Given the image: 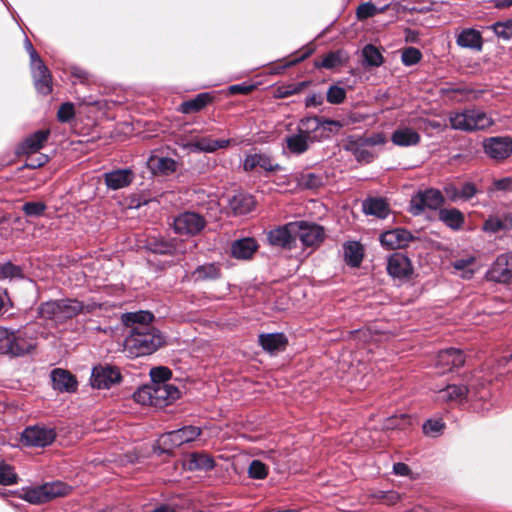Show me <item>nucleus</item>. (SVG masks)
Returning a JSON list of instances; mask_svg holds the SVG:
<instances>
[{"label": "nucleus", "instance_id": "obj_1", "mask_svg": "<svg viewBox=\"0 0 512 512\" xmlns=\"http://www.w3.org/2000/svg\"><path fill=\"white\" fill-rule=\"evenodd\" d=\"M163 344V337L152 326L130 330L124 341V351L129 357L150 355Z\"/></svg>", "mask_w": 512, "mask_h": 512}, {"label": "nucleus", "instance_id": "obj_2", "mask_svg": "<svg viewBox=\"0 0 512 512\" xmlns=\"http://www.w3.org/2000/svg\"><path fill=\"white\" fill-rule=\"evenodd\" d=\"M449 120L453 129L465 132L484 130L494 124L493 119L479 109L453 112L450 114Z\"/></svg>", "mask_w": 512, "mask_h": 512}, {"label": "nucleus", "instance_id": "obj_3", "mask_svg": "<svg viewBox=\"0 0 512 512\" xmlns=\"http://www.w3.org/2000/svg\"><path fill=\"white\" fill-rule=\"evenodd\" d=\"M49 134V129L38 130L25 138L18 146L17 154L27 155L24 167L36 169L43 166L48 161V157L45 154H38L36 156H34V154L43 147V144L48 139Z\"/></svg>", "mask_w": 512, "mask_h": 512}, {"label": "nucleus", "instance_id": "obj_4", "mask_svg": "<svg viewBox=\"0 0 512 512\" xmlns=\"http://www.w3.org/2000/svg\"><path fill=\"white\" fill-rule=\"evenodd\" d=\"M64 493V483L60 481L45 483L40 486L23 487L18 497L30 504L40 505L61 496Z\"/></svg>", "mask_w": 512, "mask_h": 512}, {"label": "nucleus", "instance_id": "obj_5", "mask_svg": "<svg viewBox=\"0 0 512 512\" xmlns=\"http://www.w3.org/2000/svg\"><path fill=\"white\" fill-rule=\"evenodd\" d=\"M303 126L305 132H312L313 139L318 142L337 134L344 123L338 120L307 117L303 119Z\"/></svg>", "mask_w": 512, "mask_h": 512}, {"label": "nucleus", "instance_id": "obj_6", "mask_svg": "<svg viewBox=\"0 0 512 512\" xmlns=\"http://www.w3.org/2000/svg\"><path fill=\"white\" fill-rule=\"evenodd\" d=\"M122 380L121 372L117 367L98 365L91 373V385L96 389H109Z\"/></svg>", "mask_w": 512, "mask_h": 512}, {"label": "nucleus", "instance_id": "obj_7", "mask_svg": "<svg viewBox=\"0 0 512 512\" xmlns=\"http://www.w3.org/2000/svg\"><path fill=\"white\" fill-rule=\"evenodd\" d=\"M205 219L194 212H184L176 216L173 220L174 232L180 235H196L204 227Z\"/></svg>", "mask_w": 512, "mask_h": 512}, {"label": "nucleus", "instance_id": "obj_8", "mask_svg": "<svg viewBox=\"0 0 512 512\" xmlns=\"http://www.w3.org/2000/svg\"><path fill=\"white\" fill-rule=\"evenodd\" d=\"M296 224V235L303 246L316 248L324 241L325 230L321 225L308 221H296Z\"/></svg>", "mask_w": 512, "mask_h": 512}, {"label": "nucleus", "instance_id": "obj_9", "mask_svg": "<svg viewBox=\"0 0 512 512\" xmlns=\"http://www.w3.org/2000/svg\"><path fill=\"white\" fill-rule=\"evenodd\" d=\"M443 203V196L440 191L427 189L416 193L410 201V210L417 215L426 209H437Z\"/></svg>", "mask_w": 512, "mask_h": 512}, {"label": "nucleus", "instance_id": "obj_10", "mask_svg": "<svg viewBox=\"0 0 512 512\" xmlns=\"http://www.w3.org/2000/svg\"><path fill=\"white\" fill-rule=\"evenodd\" d=\"M36 347V340L28 333V329L24 331H11L7 342L6 352L13 356H23L30 353Z\"/></svg>", "mask_w": 512, "mask_h": 512}, {"label": "nucleus", "instance_id": "obj_11", "mask_svg": "<svg viewBox=\"0 0 512 512\" xmlns=\"http://www.w3.org/2000/svg\"><path fill=\"white\" fill-rule=\"evenodd\" d=\"M296 221L278 226L268 232L267 238L271 245L291 249L296 244Z\"/></svg>", "mask_w": 512, "mask_h": 512}, {"label": "nucleus", "instance_id": "obj_12", "mask_svg": "<svg viewBox=\"0 0 512 512\" xmlns=\"http://www.w3.org/2000/svg\"><path fill=\"white\" fill-rule=\"evenodd\" d=\"M487 278L498 283H512V252L496 258L487 272Z\"/></svg>", "mask_w": 512, "mask_h": 512}, {"label": "nucleus", "instance_id": "obj_13", "mask_svg": "<svg viewBox=\"0 0 512 512\" xmlns=\"http://www.w3.org/2000/svg\"><path fill=\"white\" fill-rule=\"evenodd\" d=\"M200 433V428L195 426H187L163 434L160 438V442L167 449H173L185 443L194 441L200 435Z\"/></svg>", "mask_w": 512, "mask_h": 512}, {"label": "nucleus", "instance_id": "obj_14", "mask_svg": "<svg viewBox=\"0 0 512 512\" xmlns=\"http://www.w3.org/2000/svg\"><path fill=\"white\" fill-rule=\"evenodd\" d=\"M483 148L490 158L501 161L512 154V139L509 137H491L483 142Z\"/></svg>", "mask_w": 512, "mask_h": 512}, {"label": "nucleus", "instance_id": "obj_15", "mask_svg": "<svg viewBox=\"0 0 512 512\" xmlns=\"http://www.w3.org/2000/svg\"><path fill=\"white\" fill-rule=\"evenodd\" d=\"M388 274L394 279H408L413 274L410 259L402 253H393L387 259Z\"/></svg>", "mask_w": 512, "mask_h": 512}, {"label": "nucleus", "instance_id": "obj_16", "mask_svg": "<svg viewBox=\"0 0 512 512\" xmlns=\"http://www.w3.org/2000/svg\"><path fill=\"white\" fill-rule=\"evenodd\" d=\"M55 433L52 429L38 426L27 427L22 432V441L29 446L44 447L53 442Z\"/></svg>", "mask_w": 512, "mask_h": 512}, {"label": "nucleus", "instance_id": "obj_17", "mask_svg": "<svg viewBox=\"0 0 512 512\" xmlns=\"http://www.w3.org/2000/svg\"><path fill=\"white\" fill-rule=\"evenodd\" d=\"M411 240V233L408 230L401 228L386 231L380 236L382 246L389 250L404 248Z\"/></svg>", "mask_w": 512, "mask_h": 512}, {"label": "nucleus", "instance_id": "obj_18", "mask_svg": "<svg viewBox=\"0 0 512 512\" xmlns=\"http://www.w3.org/2000/svg\"><path fill=\"white\" fill-rule=\"evenodd\" d=\"M316 142L312 132H305L303 119L299 123L298 133L286 138L288 150L293 154H302L309 148L310 143Z\"/></svg>", "mask_w": 512, "mask_h": 512}, {"label": "nucleus", "instance_id": "obj_19", "mask_svg": "<svg viewBox=\"0 0 512 512\" xmlns=\"http://www.w3.org/2000/svg\"><path fill=\"white\" fill-rule=\"evenodd\" d=\"M39 317L50 326H58L64 322V309L61 301H48L39 307Z\"/></svg>", "mask_w": 512, "mask_h": 512}, {"label": "nucleus", "instance_id": "obj_20", "mask_svg": "<svg viewBox=\"0 0 512 512\" xmlns=\"http://www.w3.org/2000/svg\"><path fill=\"white\" fill-rule=\"evenodd\" d=\"M231 143L229 139L215 140L210 136L197 138L186 145L190 152L213 153L218 149H224Z\"/></svg>", "mask_w": 512, "mask_h": 512}, {"label": "nucleus", "instance_id": "obj_21", "mask_svg": "<svg viewBox=\"0 0 512 512\" xmlns=\"http://www.w3.org/2000/svg\"><path fill=\"white\" fill-rule=\"evenodd\" d=\"M35 89L38 93L47 95L52 91V78L43 61L30 65Z\"/></svg>", "mask_w": 512, "mask_h": 512}, {"label": "nucleus", "instance_id": "obj_22", "mask_svg": "<svg viewBox=\"0 0 512 512\" xmlns=\"http://www.w3.org/2000/svg\"><path fill=\"white\" fill-rule=\"evenodd\" d=\"M465 362L463 353L458 349H447L443 350L438 354L437 367L440 368V372L445 373L452 371L454 368L461 367Z\"/></svg>", "mask_w": 512, "mask_h": 512}, {"label": "nucleus", "instance_id": "obj_23", "mask_svg": "<svg viewBox=\"0 0 512 512\" xmlns=\"http://www.w3.org/2000/svg\"><path fill=\"white\" fill-rule=\"evenodd\" d=\"M153 389L154 404L158 407L166 406L180 397L179 389L170 383H154Z\"/></svg>", "mask_w": 512, "mask_h": 512}, {"label": "nucleus", "instance_id": "obj_24", "mask_svg": "<svg viewBox=\"0 0 512 512\" xmlns=\"http://www.w3.org/2000/svg\"><path fill=\"white\" fill-rule=\"evenodd\" d=\"M468 389L464 385H448L437 392L436 400L443 403H460L466 399Z\"/></svg>", "mask_w": 512, "mask_h": 512}, {"label": "nucleus", "instance_id": "obj_25", "mask_svg": "<svg viewBox=\"0 0 512 512\" xmlns=\"http://www.w3.org/2000/svg\"><path fill=\"white\" fill-rule=\"evenodd\" d=\"M134 175L131 170H115L104 174L105 184L112 190L127 187L133 180Z\"/></svg>", "mask_w": 512, "mask_h": 512}, {"label": "nucleus", "instance_id": "obj_26", "mask_svg": "<svg viewBox=\"0 0 512 512\" xmlns=\"http://www.w3.org/2000/svg\"><path fill=\"white\" fill-rule=\"evenodd\" d=\"M261 347L268 353H275L285 349L288 339L283 333H268L259 335Z\"/></svg>", "mask_w": 512, "mask_h": 512}, {"label": "nucleus", "instance_id": "obj_27", "mask_svg": "<svg viewBox=\"0 0 512 512\" xmlns=\"http://www.w3.org/2000/svg\"><path fill=\"white\" fill-rule=\"evenodd\" d=\"M420 139V134L410 127H399L391 136V141L401 147L415 146Z\"/></svg>", "mask_w": 512, "mask_h": 512}, {"label": "nucleus", "instance_id": "obj_28", "mask_svg": "<svg viewBox=\"0 0 512 512\" xmlns=\"http://www.w3.org/2000/svg\"><path fill=\"white\" fill-rule=\"evenodd\" d=\"M147 165L156 175H169L176 170V162L172 158L157 155L150 156Z\"/></svg>", "mask_w": 512, "mask_h": 512}, {"label": "nucleus", "instance_id": "obj_29", "mask_svg": "<svg viewBox=\"0 0 512 512\" xmlns=\"http://www.w3.org/2000/svg\"><path fill=\"white\" fill-rule=\"evenodd\" d=\"M255 207L254 197L249 194L239 193L229 200V208L235 215H245Z\"/></svg>", "mask_w": 512, "mask_h": 512}, {"label": "nucleus", "instance_id": "obj_30", "mask_svg": "<svg viewBox=\"0 0 512 512\" xmlns=\"http://www.w3.org/2000/svg\"><path fill=\"white\" fill-rule=\"evenodd\" d=\"M256 167H260L265 171H274L280 169L278 164H273L271 158L265 154L247 155L243 168L245 171H251Z\"/></svg>", "mask_w": 512, "mask_h": 512}, {"label": "nucleus", "instance_id": "obj_31", "mask_svg": "<svg viewBox=\"0 0 512 512\" xmlns=\"http://www.w3.org/2000/svg\"><path fill=\"white\" fill-rule=\"evenodd\" d=\"M122 323L130 330L140 326H151L153 315L147 311L125 313L121 316Z\"/></svg>", "mask_w": 512, "mask_h": 512}, {"label": "nucleus", "instance_id": "obj_32", "mask_svg": "<svg viewBox=\"0 0 512 512\" xmlns=\"http://www.w3.org/2000/svg\"><path fill=\"white\" fill-rule=\"evenodd\" d=\"M256 241L252 238L237 240L232 244L231 253L237 259H249L257 250Z\"/></svg>", "mask_w": 512, "mask_h": 512}, {"label": "nucleus", "instance_id": "obj_33", "mask_svg": "<svg viewBox=\"0 0 512 512\" xmlns=\"http://www.w3.org/2000/svg\"><path fill=\"white\" fill-rule=\"evenodd\" d=\"M457 44L463 48L481 50L482 36L481 33L473 28L462 30L457 36Z\"/></svg>", "mask_w": 512, "mask_h": 512}, {"label": "nucleus", "instance_id": "obj_34", "mask_svg": "<svg viewBox=\"0 0 512 512\" xmlns=\"http://www.w3.org/2000/svg\"><path fill=\"white\" fill-rule=\"evenodd\" d=\"M188 470H204L208 471L214 467V460L211 456L204 453H192L184 462Z\"/></svg>", "mask_w": 512, "mask_h": 512}, {"label": "nucleus", "instance_id": "obj_35", "mask_svg": "<svg viewBox=\"0 0 512 512\" xmlns=\"http://www.w3.org/2000/svg\"><path fill=\"white\" fill-rule=\"evenodd\" d=\"M221 276V268L216 263H207L198 266L191 274L194 281L215 280Z\"/></svg>", "mask_w": 512, "mask_h": 512}, {"label": "nucleus", "instance_id": "obj_36", "mask_svg": "<svg viewBox=\"0 0 512 512\" xmlns=\"http://www.w3.org/2000/svg\"><path fill=\"white\" fill-rule=\"evenodd\" d=\"M363 210L366 214L374 215L378 218H385L389 214L388 203L382 198H370L364 201Z\"/></svg>", "mask_w": 512, "mask_h": 512}, {"label": "nucleus", "instance_id": "obj_37", "mask_svg": "<svg viewBox=\"0 0 512 512\" xmlns=\"http://www.w3.org/2000/svg\"><path fill=\"white\" fill-rule=\"evenodd\" d=\"M213 97L209 93H200L194 99L185 101L181 104L183 113H194L202 110L206 105L211 103Z\"/></svg>", "mask_w": 512, "mask_h": 512}, {"label": "nucleus", "instance_id": "obj_38", "mask_svg": "<svg viewBox=\"0 0 512 512\" xmlns=\"http://www.w3.org/2000/svg\"><path fill=\"white\" fill-rule=\"evenodd\" d=\"M510 228H512V217L508 215L503 217L491 216L483 225V230L488 233H497Z\"/></svg>", "mask_w": 512, "mask_h": 512}, {"label": "nucleus", "instance_id": "obj_39", "mask_svg": "<svg viewBox=\"0 0 512 512\" xmlns=\"http://www.w3.org/2000/svg\"><path fill=\"white\" fill-rule=\"evenodd\" d=\"M344 257L347 264L356 267L363 259V248L358 242H348L344 245Z\"/></svg>", "mask_w": 512, "mask_h": 512}, {"label": "nucleus", "instance_id": "obj_40", "mask_svg": "<svg viewBox=\"0 0 512 512\" xmlns=\"http://www.w3.org/2000/svg\"><path fill=\"white\" fill-rule=\"evenodd\" d=\"M439 218L448 227H450L454 230L460 229L464 223L463 214L455 208L441 210L439 212Z\"/></svg>", "mask_w": 512, "mask_h": 512}, {"label": "nucleus", "instance_id": "obj_41", "mask_svg": "<svg viewBox=\"0 0 512 512\" xmlns=\"http://www.w3.org/2000/svg\"><path fill=\"white\" fill-rule=\"evenodd\" d=\"M308 82L288 83L276 86L273 90V97L283 99L298 94L308 86Z\"/></svg>", "mask_w": 512, "mask_h": 512}, {"label": "nucleus", "instance_id": "obj_42", "mask_svg": "<svg viewBox=\"0 0 512 512\" xmlns=\"http://www.w3.org/2000/svg\"><path fill=\"white\" fill-rule=\"evenodd\" d=\"M364 144L357 140H349L345 148L351 151L358 161L369 163L373 159L372 153L364 148Z\"/></svg>", "mask_w": 512, "mask_h": 512}, {"label": "nucleus", "instance_id": "obj_43", "mask_svg": "<svg viewBox=\"0 0 512 512\" xmlns=\"http://www.w3.org/2000/svg\"><path fill=\"white\" fill-rule=\"evenodd\" d=\"M362 56L367 66L379 67L384 61L379 49L372 44H368L363 48Z\"/></svg>", "mask_w": 512, "mask_h": 512}, {"label": "nucleus", "instance_id": "obj_44", "mask_svg": "<svg viewBox=\"0 0 512 512\" xmlns=\"http://www.w3.org/2000/svg\"><path fill=\"white\" fill-rule=\"evenodd\" d=\"M24 278L23 270L20 266L8 261L0 263V280H15Z\"/></svg>", "mask_w": 512, "mask_h": 512}, {"label": "nucleus", "instance_id": "obj_45", "mask_svg": "<svg viewBox=\"0 0 512 512\" xmlns=\"http://www.w3.org/2000/svg\"><path fill=\"white\" fill-rule=\"evenodd\" d=\"M389 4L378 8L371 2H366L358 6L356 15L359 20H365L370 17L375 16L376 14L383 13L387 10Z\"/></svg>", "mask_w": 512, "mask_h": 512}, {"label": "nucleus", "instance_id": "obj_46", "mask_svg": "<svg viewBox=\"0 0 512 512\" xmlns=\"http://www.w3.org/2000/svg\"><path fill=\"white\" fill-rule=\"evenodd\" d=\"M475 263V258L473 256H468L466 258L457 259L453 262L454 269L461 271V276L463 278H471L474 274L473 265Z\"/></svg>", "mask_w": 512, "mask_h": 512}, {"label": "nucleus", "instance_id": "obj_47", "mask_svg": "<svg viewBox=\"0 0 512 512\" xmlns=\"http://www.w3.org/2000/svg\"><path fill=\"white\" fill-rule=\"evenodd\" d=\"M153 385L152 386H143L139 388L133 395L134 400L142 405H152L154 404V394H153Z\"/></svg>", "mask_w": 512, "mask_h": 512}, {"label": "nucleus", "instance_id": "obj_48", "mask_svg": "<svg viewBox=\"0 0 512 512\" xmlns=\"http://www.w3.org/2000/svg\"><path fill=\"white\" fill-rule=\"evenodd\" d=\"M17 483V474L14 468L5 462H0V484L12 485Z\"/></svg>", "mask_w": 512, "mask_h": 512}, {"label": "nucleus", "instance_id": "obj_49", "mask_svg": "<svg viewBox=\"0 0 512 512\" xmlns=\"http://www.w3.org/2000/svg\"><path fill=\"white\" fill-rule=\"evenodd\" d=\"M341 53L340 52H331L324 56L321 61L315 62V66L318 68H326L332 69L339 65H341Z\"/></svg>", "mask_w": 512, "mask_h": 512}, {"label": "nucleus", "instance_id": "obj_50", "mask_svg": "<svg viewBox=\"0 0 512 512\" xmlns=\"http://www.w3.org/2000/svg\"><path fill=\"white\" fill-rule=\"evenodd\" d=\"M248 474L253 479H264L268 475V469L261 461L253 460L249 465Z\"/></svg>", "mask_w": 512, "mask_h": 512}, {"label": "nucleus", "instance_id": "obj_51", "mask_svg": "<svg viewBox=\"0 0 512 512\" xmlns=\"http://www.w3.org/2000/svg\"><path fill=\"white\" fill-rule=\"evenodd\" d=\"M45 209V204L40 201L26 202L22 206L23 212L29 217H39L44 213Z\"/></svg>", "mask_w": 512, "mask_h": 512}, {"label": "nucleus", "instance_id": "obj_52", "mask_svg": "<svg viewBox=\"0 0 512 512\" xmlns=\"http://www.w3.org/2000/svg\"><path fill=\"white\" fill-rule=\"evenodd\" d=\"M492 29L499 38L512 39V21L495 23L492 25Z\"/></svg>", "mask_w": 512, "mask_h": 512}, {"label": "nucleus", "instance_id": "obj_53", "mask_svg": "<svg viewBox=\"0 0 512 512\" xmlns=\"http://www.w3.org/2000/svg\"><path fill=\"white\" fill-rule=\"evenodd\" d=\"M346 98V91L344 88L333 85L327 91V101L331 104H340Z\"/></svg>", "mask_w": 512, "mask_h": 512}, {"label": "nucleus", "instance_id": "obj_54", "mask_svg": "<svg viewBox=\"0 0 512 512\" xmlns=\"http://www.w3.org/2000/svg\"><path fill=\"white\" fill-rule=\"evenodd\" d=\"M421 56V52L417 48L408 47L402 52L401 59L406 66H411L418 63Z\"/></svg>", "mask_w": 512, "mask_h": 512}, {"label": "nucleus", "instance_id": "obj_55", "mask_svg": "<svg viewBox=\"0 0 512 512\" xmlns=\"http://www.w3.org/2000/svg\"><path fill=\"white\" fill-rule=\"evenodd\" d=\"M409 425H411V418L405 414H402L400 416H393L387 419L385 427L404 429Z\"/></svg>", "mask_w": 512, "mask_h": 512}, {"label": "nucleus", "instance_id": "obj_56", "mask_svg": "<svg viewBox=\"0 0 512 512\" xmlns=\"http://www.w3.org/2000/svg\"><path fill=\"white\" fill-rule=\"evenodd\" d=\"M154 383H167L171 377V371L166 367H156L150 372Z\"/></svg>", "mask_w": 512, "mask_h": 512}, {"label": "nucleus", "instance_id": "obj_57", "mask_svg": "<svg viewBox=\"0 0 512 512\" xmlns=\"http://www.w3.org/2000/svg\"><path fill=\"white\" fill-rule=\"evenodd\" d=\"M444 428V423L441 420H428L423 425V430L426 435H437Z\"/></svg>", "mask_w": 512, "mask_h": 512}, {"label": "nucleus", "instance_id": "obj_58", "mask_svg": "<svg viewBox=\"0 0 512 512\" xmlns=\"http://www.w3.org/2000/svg\"><path fill=\"white\" fill-rule=\"evenodd\" d=\"M51 380L54 389L63 392L64 391V369L56 368L51 372Z\"/></svg>", "mask_w": 512, "mask_h": 512}, {"label": "nucleus", "instance_id": "obj_59", "mask_svg": "<svg viewBox=\"0 0 512 512\" xmlns=\"http://www.w3.org/2000/svg\"><path fill=\"white\" fill-rule=\"evenodd\" d=\"M254 85L236 84L229 87V93L231 95L242 94L247 95L253 91Z\"/></svg>", "mask_w": 512, "mask_h": 512}, {"label": "nucleus", "instance_id": "obj_60", "mask_svg": "<svg viewBox=\"0 0 512 512\" xmlns=\"http://www.w3.org/2000/svg\"><path fill=\"white\" fill-rule=\"evenodd\" d=\"M25 48L30 56V65L39 64L42 60L39 57L38 53L34 49L31 41L26 37L24 41Z\"/></svg>", "mask_w": 512, "mask_h": 512}, {"label": "nucleus", "instance_id": "obj_61", "mask_svg": "<svg viewBox=\"0 0 512 512\" xmlns=\"http://www.w3.org/2000/svg\"><path fill=\"white\" fill-rule=\"evenodd\" d=\"M83 309V305L78 300H69L66 303V317H72Z\"/></svg>", "mask_w": 512, "mask_h": 512}, {"label": "nucleus", "instance_id": "obj_62", "mask_svg": "<svg viewBox=\"0 0 512 512\" xmlns=\"http://www.w3.org/2000/svg\"><path fill=\"white\" fill-rule=\"evenodd\" d=\"M365 146L383 145L386 143V137L382 133L372 135L364 140H361Z\"/></svg>", "mask_w": 512, "mask_h": 512}, {"label": "nucleus", "instance_id": "obj_63", "mask_svg": "<svg viewBox=\"0 0 512 512\" xmlns=\"http://www.w3.org/2000/svg\"><path fill=\"white\" fill-rule=\"evenodd\" d=\"M476 193L475 186L471 183H465L460 192L457 194V197L469 199L473 197Z\"/></svg>", "mask_w": 512, "mask_h": 512}, {"label": "nucleus", "instance_id": "obj_64", "mask_svg": "<svg viewBox=\"0 0 512 512\" xmlns=\"http://www.w3.org/2000/svg\"><path fill=\"white\" fill-rule=\"evenodd\" d=\"M72 77L79 80L81 83H85L89 80V73L80 67L71 68Z\"/></svg>", "mask_w": 512, "mask_h": 512}]
</instances>
